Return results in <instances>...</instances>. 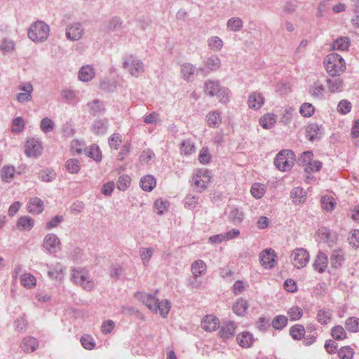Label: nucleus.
I'll return each mask as SVG.
<instances>
[{
  "label": "nucleus",
  "mask_w": 359,
  "mask_h": 359,
  "mask_svg": "<svg viewBox=\"0 0 359 359\" xmlns=\"http://www.w3.org/2000/svg\"><path fill=\"white\" fill-rule=\"evenodd\" d=\"M137 297L149 310L156 313L159 312L163 317H165L170 311V304L168 300L159 301L153 295L144 292L138 293Z\"/></svg>",
  "instance_id": "f257e3e1"
},
{
  "label": "nucleus",
  "mask_w": 359,
  "mask_h": 359,
  "mask_svg": "<svg viewBox=\"0 0 359 359\" xmlns=\"http://www.w3.org/2000/svg\"><path fill=\"white\" fill-rule=\"evenodd\" d=\"M324 66L327 72L331 76H337L342 74L346 65L344 58L339 54L332 53L326 56L324 60Z\"/></svg>",
  "instance_id": "f03ea898"
},
{
  "label": "nucleus",
  "mask_w": 359,
  "mask_h": 359,
  "mask_svg": "<svg viewBox=\"0 0 359 359\" xmlns=\"http://www.w3.org/2000/svg\"><path fill=\"white\" fill-rule=\"evenodd\" d=\"M298 163L308 175L320 171L323 167V163L315 159L311 151L303 152L298 158Z\"/></svg>",
  "instance_id": "7ed1b4c3"
},
{
  "label": "nucleus",
  "mask_w": 359,
  "mask_h": 359,
  "mask_svg": "<svg viewBox=\"0 0 359 359\" xmlns=\"http://www.w3.org/2000/svg\"><path fill=\"white\" fill-rule=\"evenodd\" d=\"M49 32L50 29L48 25L42 21H37L30 26L28 36L34 42H42L47 39Z\"/></svg>",
  "instance_id": "20e7f679"
},
{
  "label": "nucleus",
  "mask_w": 359,
  "mask_h": 359,
  "mask_svg": "<svg viewBox=\"0 0 359 359\" xmlns=\"http://www.w3.org/2000/svg\"><path fill=\"white\" fill-rule=\"evenodd\" d=\"M204 92L210 97L216 96L219 102L226 103L229 100V90L221 87L218 82L208 81L205 83Z\"/></svg>",
  "instance_id": "39448f33"
},
{
  "label": "nucleus",
  "mask_w": 359,
  "mask_h": 359,
  "mask_svg": "<svg viewBox=\"0 0 359 359\" xmlns=\"http://www.w3.org/2000/svg\"><path fill=\"white\" fill-rule=\"evenodd\" d=\"M294 159V154L291 150L284 149L277 154L274 163L280 170L288 171L292 168Z\"/></svg>",
  "instance_id": "423d86ee"
},
{
  "label": "nucleus",
  "mask_w": 359,
  "mask_h": 359,
  "mask_svg": "<svg viewBox=\"0 0 359 359\" xmlns=\"http://www.w3.org/2000/svg\"><path fill=\"white\" fill-rule=\"evenodd\" d=\"M310 260L309 252L302 248H297L290 255L292 264L297 269H300L305 267Z\"/></svg>",
  "instance_id": "0eeeda50"
},
{
  "label": "nucleus",
  "mask_w": 359,
  "mask_h": 359,
  "mask_svg": "<svg viewBox=\"0 0 359 359\" xmlns=\"http://www.w3.org/2000/svg\"><path fill=\"white\" fill-rule=\"evenodd\" d=\"M259 261L264 269H271L277 264V254L271 248L265 249L259 254Z\"/></svg>",
  "instance_id": "6e6552de"
},
{
  "label": "nucleus",
  "mask_w": 359,
  "mask_h": 359,
  "mask_svg": "<svg viewBox=\"0 0 359 359\" xmlns=\"http://www.w3.org/2000/svg\"><path fill=\"white\" fill-rule=\"evenodd\" d=\"M72 278L76 284L80 285L86 290H91L94 287L93 281L90 279L88 273L83 270H73Z\"/></svg>",
  "instance_id": "1a4fd4ad"
},
{
  "label": "nucleus",
  "mask_w": 359,
  "mask_h": 359,
  "mask_svg": "<svg viewBox=\"0 0 359 359\" xmlns=\"http://www.w3.org/2000/svg\"><path fill=\"white\" fill-rule=\"evenodd\" d=\"M211 181V176L207 170H201L197 172L194 177V184L195 188L198 191L205 189Z\"/></svg>",
  "instance_id": "9d476101"
},
{
  "label": "nucleus",
  "mask_w": 359,
  "mask_h": 359,
  "mask_svg": "<svg viewBox=\"0 0 359 359\" xmlns=\"http://www.w3.org/2000/svg\"><path fill=\"white\" fill-rule=\"evenodd\" d=\"M124 68L128 69L132 76H138L144 70V65L140 60H135L132 55L128 57L123 64Z\"/></svg>",
  "instance_id": "9b49d317"
},
{
  "label": "nucleus",
  "mask_w": 359,
  "mask_h": 359,
  "mask_svg": "<svg viewBox=\"0 0 359 359\" xmlns=\"http://www.w3.org/2000/svg\"><path fill=\"white\" fill-rule=\"evenodd\" d=\"M42 145L39 141L34 138L29 139L25 144V152L29 157H36L42 152Z\"/></svg>",
  "instance_id": "f8f14e48"
},
{
  "label": "nucleus",
  "mask_w": 359,
  "mask_h": 359,
  "mask_svg": "<svg viewBox=\"0 0 359 359\" xmlns=\"http://www.w3.org/2000/svg\"><path fill=\"white\" fill-rule=\"evenodd\" d=\"M43 246L48 251L54 253L60 249V241L56 235L48 233L44 238Z\"/></svg>",
  "instance_id": "ddd939ff"
},
{
  "label": "nucleus",
  "mask_w": 359,
  "mask_h": 359,
  "mask_svg": "<svg viewBox=\"0 0 359 359\" xmlns=\"http://www.w3.org/2000/svg\"><path fill=\"white\" fill-rule=\"evenodd\" d=\"M219 327V319L213 315H207L201 320V327L207 332L215 331Z\"/></svg>",
  "instance_id": "4468645a"
},
{
  "label": "nucleus",
  "mask_w": 359,
  "mask_h": 359,
  "mask_svg": "<svg viewBox=\"0 0 359 359\" xmlns=\"http://www.w3.org/2000/svg\"><path fill=\"white\" fill-rule=\"evenodd\" d=\"M39 346L38 340L31 336L25 337L20 344L21 349L27 353L34 352L38 348Z\"/></svg>",
  "instance_id": "2eb2a0df"
},
{
  "label": "nucleus",
  "mask_w": 359,
  "mask_h": 359,
  "mask_svg": "<svg viewBox=\"0 0 359 359\" xmlns=\"http://www.w3.org/2000/svg\"><path fill=\"white\" fill-rule=\"evenodd\" d=\"M264 104V97L260 93L252 92L248 99V104L250 109H259Z\"/></svg>",
  "instance_id": "dca6fc26"
},
{
  "label": "nucleus",
  "mask_w": 359,
  "mask_h": 359,
  "mask_svg": "<svg viewBox=\"0 0 359 359\" xmlns=\"http://www.w3.org/2000/svg\"><path fill=\"white\" fill-rule=\"evenodd\" d=\"M27 208L30 213L38 215L43 210V202L39 198L34 197L27 204Z\"/></svg>",
  "instance_id": "f3484780"
},
{
  "label": "nucleus",
  "mask_w": 359,
  "mask_h": 359,
  "mask_svg": "<svg viewBox=\"0 0 359 359\" xmlns=\"http://www.w3.org/2000/svg\"><path fill=\"white\" fill-rule=\"evenodd\" d=\"M236 341L241 347L248 348L253 344L254 337L250 332L244 331L237 335Z\"/></svg>",
  "instance_id": "a211bd4d"
},
{
  "label": "nucleus",
  "mask_w": 359,
  "mask_h": 359,
  "mask_svg": "<svg viewBox=\"0 0 359 359\" xmlns=\"http://www.w3.org/2000/svg\"><path fill=\"white\" fill-rule=\"evenodd\" d=\"M205 121L210 128H217L222 123V116L219 111H211L205 116Z\"/></svg>",
  "instance_id": "6ab92c4d"
},
{
  "label": "nucleus",
  "mask_w": 359,
  "mask_h": 359,
  "mask_svg": "<svg viewBox=\"0 0 359 359\" xmlns=\"http://www.w3.org/2000/svg\"><path fill=\"white\" fill-rule=\"evenodd\" d=\"M327 257L323 252H318L315 259L313 267L319 273H323L327 266Z\"/></svg>",
  "instance_id": "aec40b11"
},
{
  "label": "nucleus",
  "mask_w": 359,
  "mask_h": 359,
  "mask_svg": "<svg viewBox=\"0 0 359 359\" xmlns=\"http://www.w3.org/2000/svg\"><path fill=\"white\" fill-rule=\"evenodd\" d=\"M276 121L277 116L275 114L271 113H266L259 118L260 126L266 130L273 128Z\"/></svg>",
  "instance_id": "412c9836"
},
{
  "label": "nucleus",
  "mask_w": 359,
  "mask_h": 359,
  "mask_svg": "<svg viewBox=\"0 0 359 359\" xmlns=\"http://www.w3.org/2000/svg\"><path fill=\"white\" fill-rule=\"evenodd\" d=\"M249 307V304L246 299L243 298L238 299L233 305L232 309L235 314L238 316H243Z\"/></svg>",
  "instance_id": "4be33fe9"
},
{
  "label": "nucleus",
  "mask_w": 359,
  "mask_h": 359,
  "mask_svg": "<svg viewBox=\"0 0 359 359\" xmlns=\"http://www.w3.org/2000/svg\"><path fill=\"white\" fill-rule=\"evenodd\" d=\"M48 274L50 278L60 280L64 277V269L60 263L57 262L50 265Z\"/></svg>",
  "instance_id": "5701e85b"
},
{
  "label": "nucleus",
  "mask_w": 359,
  "mask_h": 359,
  "mask_svg": "<svg viewBox=\"0 0 359 359\" xmlns=\"http://www.w3.org/2000/svg\"><path fill=\"white\" fill-rule=\"evenodd\" d=\"M67 36L71 40H79L83 35V29L79 24H74L67 29Z\"/></svg>",
  "instance_id": "b1692460"
},
{
  "label": "nucleus",
  "mask_w": 359,
  "mask_h": 359,
  "mask_svg": "<svg viewBox=\"0 0 359 359\" xmlns=\"http://www.w3.org/2000/svg\"><path fill=\"white\" fill-rule=\"evenodd\" d=\"M19 89L23 92L17 95V100L19 102H25L30 100L32 97L31 93L33 91L32 86L30 83H27L20 87Z\"/></svg>",
  "instance_id": "393cba45"
},
{
  "label": "nucleus",
  "mask_w": 359,
  "mask_h": 359,
  "mask_svg": "<svg viewBox=\"0 0 359 359\" xmlns=\"http://www.w3.org/2000/svg\"><path fill=\"white\" fill-rule=\"evenodd\" d=\"M266 191V185L259 182L253 183L250 188V194L256 199L262 198Z\"/></svg>",
  "instance_id": "a878e982"
},
{
  "label": "nucleus",
  "mask_w": 359,
  "mask_h": 359,
  "mask_svg": "<svg viewBox=\"0 0 359 359\" xmlns=\"http://www.w3.org/2000/svg\"><path fill=\"white\" fill-rule=\"evenodd\" d=\"M290 196L293 203L301 204L306 201V194L302 188L295 187L292 190Z\"/></svg>",
  "instance_id": "bb28decb"
},
{
  "label": "nucleus",
  "mask_w": 359,
  "mask_h": 359,
  "mask_svg": "<svg viewBox=\"0 0 359 359\" xmlns=\"http://www.w3.org/2000/svg\"><path fill=\"white\" fill-rule=\"evenodd\" d=\"M332 316V312L330 309L323 308L318 311L316 320L321 325H327L331 322Z\"/></svg>",
  "instance_id": "cd10ccee"
},
{
  "label": "nucleus",
  "mask_w": 359,
  "mask_h": 359,
  "mask_svg": "<svg viewBox=\"0 0 359 359\" xmlns=\"http://www.w3.org/2000/svg\"><path fill=\"white\" fill-rule=\"evenodd\" d=\"M155 178L150 175H144L141 178L140 187L146 191H151L156 186Z\"/></svg>",
  "instance_id": "c85d7f7f"
},
{
  "label": "nucleus",
  "mask_w": 359,
  "mask_h": 359,
  "mask_svg": "<svg viewBox=\"0 0 359 359\" xmlns=\"http://www.w3.org/2000/svg\"><path fill=\"white\" fill-rule=\"evenodd\" d=\"M34 220L27 216L21 217L18 219L17 222V227L21 231H29L34 226Z\"/></svg>",
  "instance_id": "c756f323"
},
{
  "label": "nucleus",
  "mask_w": 359,
  "mask_h": 359,
  "mask_svg": "<svg viewBox=\"0 0 359 359\" xmlns=\"http://www.w3.org/2000/svg\"><path fill=\"white\" fill-rule=\"evenodd\" d=\"M206 270L207 266L202 260H196L191 265V272L195 277L203 275Z\"/></svg>",
  "instance_id": "7c9ffc66"
},
{
  "label": "nucleus",
  "mask_w": 359,
  "mask_h": 359,
  "mask_svg": "<svg viewBox=\"0 0 359 359\" xmlns=\"http://www.w3.org/2000/svg\"><path fill=\"white\" fill-rule=\"evenodd\" d=\"M21 285L27 289H32L36 285V278L30 273H23L20 278Z\"/></svg>",
  "instance_id": "2f4dec72"
},
{
  "label": "nucleus",
  "mask_w": 359,
  "mask_h": 359,
  "mask_svg": "<svg viewBox=\"0 0 359 359\" xmlns=\"http://www.w3.org/2000/svg\"><path fill=\"white\" fill-rule=\"evenodd\" d=\"M95 76V72L89 65L83 66L79 72V79L82 81H88L91 80Z\"/></svg>",
  "instance_id": "473e14b6"
},
{
  "label": "nucleus",
  "mask_w": 359,
  "mask_h": 359,
  "mask_svg": "<svg viewBox=\"0 0 359 359\" xmlns=\"http://www.w3.org/2000/svg\"><path fill=\"white\" fill-rule=\"evenodd\" d=\"M344 260V254L340 250H334L331 257L330 262L332 266L334 268H339L341 266Z\"/></svg>",
  "instance_id": "72a5a7b5"
},
{
  "label": "nucleus",
  "mask_w": 359,
  "mask_h": 359,
  "mask_svg": "<svg viewBox=\"0 0 359 359\" xmlns=\"http://www.w3.org/2000/svg\"><path fill=\"white\" fill-rule=\"evenodd\" d=\"M350 46V40L348 37L344 36L337 39L332 43V48L338 50H346Z\"/></svg>",
  "instance_id": "f704fd0d"
},
{
  "label": "nucleus",
  "mask_w": 359,
  "mask_h": 359,
  "mask_svg": "<svg viewBox=\"0 0 359 359\" xmlns=\"http://www.w3.org/2000/svg\"><path fill=\"white\" fill-rule=\"evenodd\" d=\"M15 172V168L10 165H5L1 170V180L5 182H10L14 177Z\"/></svg>",
  "instance_id": "c9c22d12"
},
{
  "label": "nucleus",
  "mask_w": 359,
  "mask_h": 359,
  "mask_svg": "<svg viewBox=\"0 0 359 359\" xmlns=\"http://www.w3.org/2000/svg\"><path fill=\"white\" fill-rule=\"evenodd\" d=\"M86 155L95 160L100 161L102 160V152L97 145L93 144L86 149Z\"/></svg>",
  "instance_id": "e433bc0d"
},
{
  "label": "nucleus",
  "mask_w": 359,
  "mask_h": 359,
  "mask_svg": "<svg viewBox=\"0 0 359 359\" xmlns=\"http://www.w3.org/2000/svg\"><path fill=\"white\" fill-rule=\"evenodd\" d=\"M236 330V327L232 322L226 323L220 330V336L224 339L231 338Z\"/></svg>",
  "instance_id": "4c0bfd02"
},
{
  "label": "nucleus",
  "mask_w": 359,
  "mask_h": 359,
  "mask_svg": "<svg viewBox=\"0 0 359 359\" xmlns=\"http://www.w3.org/2000/svg\"><path fill=\"white\" fill-rule=\"evenodd\" d=\"M304 327L302 325H294L290 327V333L292 337L294 339L299 340L305 335Z\"/></svg>",
  "instance_id": "58836bf2"
},
{
  "label": "nucleus",
  "mask_w": 359,
  "mask_h": 359,
  "mask_svg": "<svg viewBox=\"0 0 359 359\" xmlns=\"http://www.w3.org/2000/svg\"><path fill=\"white\" fill-rule=\"evenodd\" d=\"M331 335L336 340H344L347 338V334L341 325H336L331 330Z\"/></svg>",
  "instance_id": "ea45409f"
},
{
  "label": "nucleus",
  "mask_w": 359,
  "mask_h": 359,
  "mask_svg": "<svg viewBox=\"0 0 359 359\" xmlns=\"http://www.w3.org/2000/svg\"><path fill=\"white\" fill-rule=\"evenodd\" d=\"M67 170L72 173L75 174L79 172L81 169V165L79 161L75 158H71L67 161L65 163Z\"/></svg>",
  "instance_id": "a19ab883"
},
{
  "label": "nucleus",
  "mask_w": 359,
  "mask_h": 359,
  "mask_svg": "<svg viewBox=\"0 0 359 359\" xmlns=\"http://www.w3.org/2000/svg\"><path fill=\"white\" fill-rule=\"evenodd\" d=\"M345 326L347 330L356 332L359 331V318L355 317H350L346 319Z\"/></svg>",
  "instance_id": "79ce46f5"
},
{
  "label": "nucleus",
  "mask_w": 359,
  "mask_h": 359,
  "mask_svg": "<svg viewBox=\"0 0 359 359\" xmlns=\"http://www.w3.org/2000/svg\"><path fill=\"white\" fill-rule=\"evenodd\" d=\"M344 83L341 79L327 80V88L332 93L341 92L343 89Z\"/></svg>",
  "instance_id": "37998d69"
},
{
  "label": "nucleus",
  "mask_w": 359,
  "mask_h": 359,
  "mask_svg": "<svg viewBox=\"0 0 359 359\" xmlns=\"http://www.w3.org/2000/svg\"><path fill=\"white\" fill-rule=\"evenodd\" d=\"M169 207V202L167 200L163 198L157 199L154 203V209L156 212L159 215L165 212Z\"/></svg>",
  "instance_id": "c03bdc74"
},
{
  "label": "nucleus",
  "mask_w": 359,
  "mask_h": 359,
  "mask_svg": "<svg viewBox=\"0 0 359 359\" xmlns=\"http://www.w3.org/2000/svg\"><path fill=\"white\" fill-rule=\"evenodd\" d=\"M320 130V127L316 123H310L307 126L306 128V137L312 141L318 135V131Z\"/></svg>",
  "instance_id": "a18cd8bd"
},
{
  "label": "nucleus",
  "mask_w": 359,
  "mask_h": 359,
  "mask_svg": "<svg viewBox=\"0 0 359 359\" xmlns=\"http://www.w3.org/2000/svg\"><path fill=\"white\" fill-rule=\"evenodd\" d=\"M131 178L128 175H123L118 177L117 181V188L120 191H126L130 187Z\"/></svg>",
  "instance_id": "49530a36"
},
{
  "label": "nucleus",
  "mask_w": 359,
  "mask_h": 359,
  "mask_svg": "<svg viewBox=\"0 0 359 359\" xmlns=\"http://www.w3.org/2000/svg\"><path fill=\"white\" fill-rule=\"evenodd\" d=\"M287 315L290 320H298L302 317L303 311L299 306H293L288 309Z\"/></svg>",
  "instance_id": "de8ad7c7"
},
{
  "label": "nucleus",
  "mask_w": 359,
  "mask_h": 359,
  "mask_svg": "<svg viewBox=\"0 0 359 359\" xmlns=\"http://www.w3.org/2000/svg\"><path fill=\"white\" fill-rule=\"evenodd\" d=\"M322 208L326 211L332 210L336 205L335 200L331 197L325 196L321 198Z\"/></svg>",
  "instance_id": "09e8293b"
},
{
  "label": "nucleus",
  "mask_w": 359,
  "mask_h": 359,
  "mask_svg": "<svg viewBox=\"0 0 359 359\" xmlns=\"http://www.w3.org/2000/svg\"><path fill=\"white\" fill-rule=\"evenodd\" d=\"M353 355V349L348 346H342L338 351V356L340 359H352Z\"/></svg>",
  "instance_id": "8fccbe9b"
},
{
  "label": "nucleus",
  "mask_w": 359,
  "mask_h": 359,
  "mask_svg": "<svg viewBox=\"0 0 359 359\" xmlns=\"http://www.w3.org/2000/svg\"><path fill=\"white\" fill-rule=\"evenodd\" d=\"M287 323V318L283 315L276 316L272 321V325L276 330L283 329Z\"/></svg>",
  "instance_id": "3c124183"
},
{
  "label": "nucleus",
  "mask_w": 359,
  "mask_h": 359,
  "mask_svg": "<svg viewBox=\"0 0 359 359\" xmlns=\"http://www.w3.org/2000/svg\"><path fill=\"white\" fill-rule=\"evenodd\" d=\"M229 217L234 224H240L244 218V214L241 210L235 208L231 210Z\"/></svg>",
  "instance_id": "603ef678"
},
{
  "label": "nucleus",
  "mask_w": 359,
  "mask_h": 359,
  "mask_svg": "<svg viewBox=\"0 0 359 359\" xmlns=\"http://www.w3.org/2000/svg\"><path fill=\"white\" fill-rule=\"evenodd\" d=\"M122 137L120 134L114 133L109 138V145L111 149L116 150L122 143Z\"/></svg>",
  "instance_id": "864d4df0"
},
{
  "label": "nucleus",
  "mask_w": 359,
  "mask_h": 359,
  "mask_svg": "<svg viewBox=\"0 0 359 359\" xmlns=\"http://www.w3.org/2000/svg\"><path fill=\"white\" fill-rule=\"evenodd\" d=\"M180 151L184 155H189L195 151V146L189 140H184L182 143Z\"/></svg>",
  "instance_id": "5fc2aeb1"
},
{
  "label": "nucleus",
  "mask_w": 359,
  "mask_h": 359,
  "mask_svg": "<svg viewBox=\"0 0 359 359\" xmlns=\"http://www.w3.org/2000/svg\"><path fill=\"white\" fill-rule=\"evenodd\" d=\"M41 129L45 133L51 132L54 129L53 121L48 117L43 118L41 122Z\"/></svg>",
  "instance_id": "6e6d98bb"
},
{
  "label": "nucleus",
  "mask_w": 359,
  "mask_h": 359,
  "mask_svg": "<svg viewBox=\"0 0 359 359\" xmlns=\"http://www.w3.org/2000/svg\"><path fill=\"white\" fill-rule=\"evenodd\" d=\"M227 27L232 31H238L243 27V22L240 18H233L229 20Z\"/></svg>",
  "instance_id": "4d7b16f0"
},
{
  "label": "nucleus",
  "mask_w": 359,
  "mask_h": 359,
  "mask_svg": "<svg viewBox=\"0 0 359 359\" xmlns=\"http://www.w3.org/2000/svg\"><path fill=\"white\" fill-rule=\"evenodd\" d=\"M299 111L302 116L310 117L314 114L315 109L311 104L306 102L302 104Z\"/></svg>",
  "instance_id": "13d9d810"
},
{
  "label": "nucleus",
  "mask_w": 359,
  "mask_h": 359,
  "mask_svg": "<svg viewBox=\"0 0 359 359\" xmlns=\"http://www.w3.org/2000/svg\"><path fill=\"white\" fill-rule=\"evenodd\" d=\"M81 343L86 349L88 350L93 349L95 346L93 337L88 334H86L81 338Z\"/></svg>",
  "instance_id": "bf43d9fd"
},
{
  "label": "nucleus",
  "mask_w": 359,
  "mask_h": 359,
  "mask_svg": "<svg viewBox=\"0 0 359 359\" xmlns=\"http://www.w3.org/2000/svg\"><path fill=\"white\" fill-rule=\"evenodd\" d=\"M211 159V155L208 148L203 147L199 152L198 161L203 164H205L210 162Z\"/></svg>",
  "instance_id": "052dcab7"
},
{
  "label": "nucleus",
  "mask_w": 359,
  "mask_h": 359,
  "mask_svg": "<svg viewBox=\"0 0 359 359\" xmlns=\"http://www.w3.org/2000/svg\"><path fill=\"white\" fill-rule=\"evenodd\" d=\"M140 257L143 264L147 265L151 257L153 255V250L151 248H142L140 250Z\"/></svg>",
  "instance_id": "680f3d73"
},
{
  "label": "nucleus",
  "mask_w": 359,
  "mask_h": 359,
  "mask_svg": "<svg viewBox=\"0 0 359 359\" xmlns=\"http://www.w3.org/2000/svg\"><path fill=\"white\" fill-rule=\"evenodd\" d=\"M25 128V121L22 117H17L13 121L12 131L15 133H20Z\"/></svg>",
  "instance_id": "e2e57ef3"
},
{
  "label": "nucleus",
  "mask_w": 359,
  "mask_h": 359,
  "mask_svg": "<svg viewBox=\"0 0 359 359\" xmlns=\"http://www.w3.org/2000/svg\"><path fill=\"white\" fill-rule=\"evenodd\" d=\"M348 240L351 245L355 248H359V230L355 229L352 231L348 238Z\"/></svg>",
  "instance_id": "0e129e2a"
},
{
  "label": "nucleus",
  "mask_w": 359,
  "mask_h": 359,
  "mask_svg": "<svg viewBox=\"0 0 359 359\" xmlns=\"http://www.w3.org/2000/svg\"><path fill=\"white\" fill-rule=\"evenodd\" d=\"M208 45L211 49L214 50H219L223 46V41L217 36H213L208 41Z\"/></svg>",
  "instance_id": "69168bd1"
},
{
  "label": "nucleus",
  "mask_w": 359,
  "mask_h": 359,
  "mask_svg": "<svg viewBox=\"0 0 359 359\" xmlns=\"http://www.w3.org/2000/svg\"><path fill=\"white\" fill-rule=\"evenodd\" d=\"M351 102L345 100L340 101L337 106L338 111L342 114L348 113L351 111Z\"/></svg>",
  "instance_id": "338daca9"
},
{
  "label": "nucleus",
  "mask_w": 359,
  "mask_h": 359,
  "mask_svg": "<svg viewBox=\"0 0 359 359\" xmlns=\"http://www.w3.org/2000/svg\"><path fill=\"white\" fill-rule=\"evenodd\" d=\"M195 72V68L190 64H186L182 67V73L184 79L189 80Z\"/></svg>",
  "instance_id": "774afa93"
}]
</instances>
